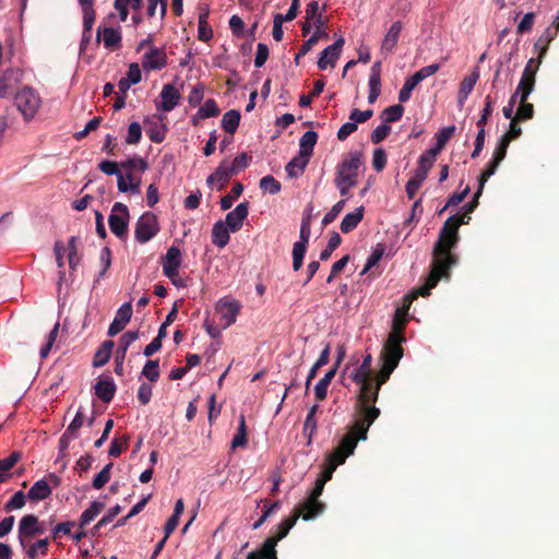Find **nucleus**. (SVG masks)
<instances>
[{
  "label": "nucleus",
  "mask_w": 559,
  "mask_h": 559,
  "mask_svg": "<svg viewBox=\"0 0 559 559\" xmlns=\"http://www.w3.org/2000/svg\"><path fill=\"white\" fill-rule=\"evenodd\" d=\"M395 368L396 367L383 362L380 372L377 374L376 385L373 386V384L371 383V390L369 392V399H366L367 401L377 402L381 385L386 382V380L390 378V374L393 372Z\"/></svg>",
  "instance_id": "obj_27"
},
{
  "label": "nucleus",
  "mask_w": 559,
  "mask_h": 559,
  "mask_svg": "<svg viewBox=\"0 0 559 559\" xmlns=\"http://www.w3.org/2000/svg\"><path fill=\"white\" fill-rule=\"evenodd\" d=\"M336 373V367L329 370L322 379L314 386V394L318 401H323L326 397L329 385Z\"/></svg>",
  "instance_id": "obj_34"
},
{
  "label": "nucleus",
  "mask_w": 559,
  "mask_h": 559,
  "mask_svg": "<svg viewBox=\"0 0 559 559\" xmlns=\"http://www.w3.org/2000/svg\"><path fill=\"white\" fill-rule=\"evenodd\" d=\"M371 355H366L362 364L353 376V380L360 386L359 397L365 401L369 399V392L371 390Z\"/></svg>",
  "instance_id": "obj_12"
},
{
  "label": "nucleus",
  "mask_w": 559,
  "mask_h": 559,
  "mask_svg": "<svg viewBox=\"0 0 559 559\" xmlns=\"http://www.w3.org/2000/svg\"><path fill=\"white\" fill-rule=\"evenodd\" d=\"M50 495L51 488L46 479L37 480L27 492V497L34 501L44 500Z\"/></svg>",
  "instance_id": "obj_29"
},
{
  "label": "nucleus",
  "mask_w": 559,
  "mask_h": 559,
  "mask_svg": "<svg viewBox=\"0 0 559 559\" xmlns=\"http://www.w3.org/2000/svg\"><path fill=\"white\" fill-rule=\"evenodd\" d=\"M330 345L328 344L324 349L321 352V355L320 357L318 358V360L314 362V365L311 367V369L309 370V378L310 379H314L316 376H317V372L318 370L325 366L328 362H329V358H330Z\"/></svg>",
  "instance_id": "obj_54"
},
{
  "label": "nucleus",
  "mask_w": 559,
  "mask_h": 559,
  "mask_svg": "<svg viewBox=\"0 0 559 559\" xmlns=\"http://www.w3.org/2000/svg\"><path fill=\"white\" fill-rule=\"evenodd\" d=\"M128 441H129L128 437L115 439L110 444L108 454L112 457L119 456L121 454V452L127 448Z\"/></svg>",
  "instance_id": "obj_63"
},
{
  "label": "nucleus",
  "mask_w": 559,
  "mask_h": 559,
  "mask_svg": "<svg viewBox=\"0 0 559 559\" xmlns=\"http://www.w3.org/2000/svg\"><path fill=\"white\" fill-rule=\"evenodd\" d=\"M243 191V187L240 183H236L231 191L221 199L222 210H228L233 206L234 202L240 197Z\"/></svg>",
  "instance_id": "obj_45"
},
{
  "label": "nucleus",
  "mask_w": 559,
  "mask_h": 559,
  "mask_svg": "<svg viewBox=\"0 0 559 559\" xmlns=\"http://www.w3.org/2000/svg\"><path fill=\"white\" fill-rule=\"evenodd\" d=\"M180 93L173 84H166L160 92V102L157 108L163 111H171L179 103Z\"/></svg>",
  "instance_id": "obj_21"
},
{
  "label": "nucleus",
  "mask_w": 559,
  "mask_h": 559,
  "mask_svg": "<svg viewBox=\"0 0 559 559\" xmlns=\"http://www.w3.org/2000/svg\"><path fill=\"white\" fill-rule=\"evenodd\" d=\"M68 251H69V253H68L69 265L72 270H74L80 262V258L78 255V250H76V238L75 237H71L69 239Z\"/></svg>",
  "instance_id": "obj_61"
},
{
  "label": "nucleus",
  "mask_w": 559,
  "mask_h": 559,
  "mask_svg": "<svg viewBox=\"0 0 559 559\" xmlns=\"http://www.w3.org/2000/svg\"><path fill=\"white\" fill-rule=\"evenodd\" d=\"M214 308L215 312L219 316L222 328L227 329L236 322L242 306L237 299L225 296L217 300Z\"/></svg>",
  "instance_id": "obj_7"
},
{
  "label": "nucleus",
  "mask_w": 559,
  "mask_h": 559,
  "mask_svg": "<svg viewBox=\"0 0 559 559\" xmlns=\"http://www.w3.org/2000/svg\"><path fill=\"white\" fill-rule=\"evenodd\" d=\"M15 106L25 120L35 117L41 107V97L39 93L31 87L24 86L15 94Z\"/></svg>",
  "instance_id": "obj_5"
},
{
  "label": "nucleus",
  "mask_w": 559,
  "mask_h": 559,
  "mask_svg": "<svg viewBox=\"0 0 559 559\" xmlns=\"http://www.w3.org/2000/svg\"><path fill=\"white\" fill-rule=\"evenodd\" d=\"M440 69L439 63H432L416 71L411 78L415 83L419 84L425 79L433 75Z\"/></svg>",
  "instance_id": "obj_51"
},
{
  "label": "nucleus",
  "mask_w": 559,
  "mask_h": 559,
  "mask_svg": "<svg viewBox=\"0 0 559 559\" xmlns=\"http://www.w3.org/2000/svg\"><path fill=\"white\" fill-rule=\"evenodd\" d=\"M426 178L427 175L415 170L414 175L408 179L406 183V193L409 199H413L416 195Z\"/></svg>",
  "instance_id": "obj_41"
},
{
  "label": "nucleus",
  "mask_w": 559,
  "mask_h": 559,
  "mask_svg": "<svg viewBox=\"0 0 559 559\" xmlns=\"http://www.w3.org/2000/svg\"><path fill=\"white\" fill-rule=\"evenodd\" d=\"M469 219L471 217L467 215H463L461 218L454 215L447 219L433 249L431 272L426 284L418 289L419 295H429L430 290L438 284L440 278L448 276V270L455 263V259L451 254V249L459 240V227L462 224H468Z\"/></svg>",
  "instance_id": "obj_1"
},
{
  "label": "nucleus",
  "mask_w": 559,
  "mask_h": 559,
  "mask_svg": "<svg viewBox=\"0 0 559 559\" xmlns=\"http://www.w3.org/2000/svg\"><path fill=\"white\" fill-rule=\"evenodd\" d=\"M235 174H237L236 167L229 166V162L224 160L219 164L216 170L209 176L207 185L211 187L217 185V189H221Z\"/></svg>",
  "instance_id": "obj_20"
},
{
  "label": "nucleus",
  "mask_w": 559,
  "mask_h": 559,
  "mask_svg": "<svg viewBox=\"0 0 559 559\" xmlns=\"http://www.w3.org/2000/svg\"><path fill=\"white\" fill-rule=\"evenodd\" d=\"M83 12V27H84V34H83V41H88L90 40V35H86V33H90L93 25H94V22H95V19H96V14H95V10L94 8H88L85 9V10H82Z\"/></svg>",
  "instance_id": "obj_48"
},
{
  "label": "nucleus",
  "mask_w": 559,
  "mask_h": 559,
  "mask_svg": "<svg viewBox=\"0 0 559 559\" xmlns=\"http://www.w3.org/2000/svg\"><path fill=\"white\" fill-rule=\"evenodd\" d=\"M355 451V442L352 437H342L338 445L329 455V464L319 479L325 484L332 478V475L338 465H342L346 459Z\"/></svg>",
  "instance_id": "obj_6"
},
{
  "label": "nucleus",
  "mask_w": 559,
  "mask_h": 559,
  "mask_svg": "<svg viewBox=\"0 0 559 559\" xmlns=\"http://www.w3.org/2000/svg\"><path fill=\"white\" fill-rule=\"evenodd\" d=\"M376 402L373 401H365L359 397L360 412L359 415L350 428V430L344 435L343 437H352L355 442V448L357 447V442L359 440L367 439V432L369 427L373 424V421L379 417L380 409L372 406Z\"/></svg>",
  "instance_id": "obj_4"
},
{
  "label": "nucleus",
  "mask_w": 559,
  "mask_h": 559,
  "mask_svg": "<svg viewBox=\"0 0 559 559\" xmlns=\"http://www.w3.org/2000/svg\"><path fill=\"white\" fill-rule=\"evenodd\" d=\"M309 163V158L304 155L294 157L286 166V171L289 177H298L302 174L306 166Z\"/></svg>",
  "instance_id": "obj_37"
},
{
  "label": "nucleus",
  "mask_w": 559,
  "mask_h": 559,
  "mask_svg": "<svg viewBox=\"0 0 559 559\" xmlns=\"http://www.w3.org/2000/svg\"><path fill=\"white\" fill-rule=\"evenodd\" d=\"M48 546H49V538L46 537L43 539H38L34 543H32V540L27 542V543H25V546H21V548L29 559H36L40 556L47 555Z\"/></svg>",
  "instance_id": "obj_25"
},
{
  "label": "nucleus",
  "mask_w": 559,
  "mask_h": 559,
  "mask_svg": "<svg viewBox=\"0 0 559 559\" xmlns=\"http://www.w3.org/2000/svg\"><path fill=\"white\" fill-rule=\"evenodd\" d=\"M362 153L353 151L347 153L336 167L334 183L341 195L346 197L349 190L358 182V173L362 167Z\"/></svg>",
  "instance_id": "obj_2"
},
{
  "label": "nucleus",
  "mask_w": 559,
  "mask_h": 559,
  "mask_svg": "<svg viewBox=\"0 0 559 559\" xmlns=\"http://www.w3.org/2000/svg\"><path fill=\"white\" fill-rule=\"evenodd\" d=\"M25 498L23 491H17L13 495V497L5 503L4 510L7 512H11L13 510H20L25 506Z\"/></svg>",
  "instance_id": "obj_57"
},
{
  "label": "nucleus",
  "mask_w": 559,
  "mask_h": 559,
  "mask_svg": "<svg viewBox=\"0 0 559 559\" xmlns=\"http://www.w3.org/2000/svg\"><path fill=\"white\" fill-rule=\"evenodd\" d=\"M142 374L152 382L157 381L159 378L158 360H148L142 369Z\"/></svg>",
  "instance_id": "obj_52"
},
{
  "label": "nucleus",
  "mask_w": 559,
  "mask_h": 559,
  "mask_svg": "<svg viewBox=\"0 0 559 559\" xmlns=\"http://www.w3.org/2000/svg\"><path fill=\"white\" fill-rule=\"evenodd\" d=\"M318 134L314 131H307L299 141V154L310 158L317 143Z\"/></svg>",
  "instance_id": "obj_32"
},
{
  "label": "nucleus",
  "mask_w": 559,
  "mask_h": 559,
  "mask_svg": "<svg viewBox=\"0 0 559 559\" xmlns=\"http://www.w3.org/2000/svg\"><path fill=\"white\" fill-rule=\"evenodd\" d=\"M260 188L264 192L276 194L281 191V183L273 176H264L260 180Z\"/></svg>",
  "instance_id": "obj_53"
},
{
  "label": "nucleus",
  "mask_w": 559,
  "mask_h": 559,
  "mask_svg": "<svg viewBox=\"0 0 559 559\" xmlns=\"http://www.w3.org/2000/svg\"><path fill=\"white\" fill-rule=\"evenodd\" d=\"M395 331L390 332L388 341L381 354L383 362L389 364L393 367H397L403 356L402 343L405 341L403 335L400 334L397 330L399 323H395Z\"/></svg>",
  "instance_id": "obj_9"
},
{
  "label": "nucleus",
  "mask_w": 559,
  "mask_h": 559,
  "mask_svg": "<svg viewBox=\"0 0 559 559\" xmlns=\"http://www.w3.org/2000/svg\"><path fill=\"white\" fill-rule=\"evenodd\" d=\"M278 543V538L269 537L262 546V549L259 551L262 554V558L266 559H277L276 545Z\"/></svg>",
  "instance_id": "obj_50"
},
{
  "label": "nucleus",
  "mask_w": 559,
  "mask_h": 559,
  "mask_svg": "<svg viewBox=\"0 0 559 559\" xmlns=\"http://www.w3.org/2000/svg\"><path fill=\"white\" fill-rule=\"evenodd\" d=\"M340 243H341L340 235L336 233L333 234L329 239L326 248L321 251L320 259L328 260L331 257L332 252L340 246Z\"/></svg>",
  "instance_id": "obj_62"
},
{
  "label": "nucleus",
  "mask_w": 559,
  "mask_h": 559,
  "mask_svg": "<svg viewBox=\"0 0 559 559\" xmlns=\"http://www.w3.org/2000/svg\"><path fill=\"white\" fill-rule=\"evenodd\" d=\"M240 122V114L237 110L227 111L222 119V127L228 133H234Z\"/></svg>",
  "instance_id": "obj_39"
},
{
  "label": "nucleus",
  "mask_w": 559,
  "mask_h": 559,
  "mask_svg": "<svg viewBox=\"0 0 559 559\" xmlns=\"http://www.w3.org/2000/svg\"><path fill=\"white\" fill-rule=\"evenodd\" d=\"M20 460V454L17 452H13L10 456L0 460V477L5 479V474L17 463Z\"/></svg>",
  "instance_id": "obj_60"
},
{
  "label": "nucleus",
  "mask_w": 559,
  "mask_h": 559,
  "mask_svg": "<svg viewBox=\"0 0 559 559\" xmlns=\"http://www.w3.org/2000/svg\"><path fill=\"white\" fill-rule=\"evenodd\" d=\"M246 444H247L246 421H245V417L240 416L238 431L231 440V448L236 449V448H240V447H246Z\"/></svg>",
  "instance_id": "obj_47"
},
{
  "label": "nucleus",
  "mask_w": 559,
  "mask_h": 559,
  "mask_svg": "<svg viewBox=\"0 0 559 559\" xmlns=\"http://www.w3.org/2000/svg\"><path fill=\"white\" fill-rule=\"evenodd\" d=\"M126 174L123 175L120 173L118 178V190L120 192H131L134 194L140 193V186H141V176L140 174L136 175L132 171L124 170Z\"/></svg>",
  "instance_id": "obj_23"
},
{
  "label": "nucleus",
  "mask_w": 559,
  "mask_h": 559,
  "mask_svg": "<svg viewBox=\"0 0 559 559\" xmlns=\"http://www.w3.org/2000/svg\"><path fill=\"white\" fill-rule=\"evenodd\" d=\"M132 317L131 302L123 304L116 313L114 321L110 323L108 329V335L115 336L120 333L126 325L129 323Z\"/></svg>",
  "instance_id": "obj_19"
},
{
  "label": "nucleus",
  "mask_w": 559,
  "mask_h": 559,
  "mask_svg": "<svg viewBox=\"0 0 559 559\" xmlns=\"http://www.w3.org/2000/svg\"><path fill=\"white\" fill-rule=\"evenodd\" d=\"M121 168L141 175L147 169V163L141 157H135L121 163Z\"/></svg>",
  "instance_id": "obj_44"
},
{
  "label": "nucleus",
  "mask_w": 559,
  "mask_h": 559,
  "mask_svg": "<svg viewBox=\"0 0 559 559\" xmlns=\"http://www.w3.org/2000/svg\"><path fill=\"white\" fill-rule=\"evenodd\" d=\"M384 254V248L383 246L381 245H378L372 253L369 255V258L367 259V262L362 269V272L361 274H365L367 273L369 270H371L376 264H378V262L381 260V258L383 257Z\"/></svg>",
  "instance_id": "obj_56"
},
{
  "label": "nucleus",
  "mask_w": 559,
  "mask_h": 559,
  "mask_svg": "<svg viewBox=\"0 0 559 559\" xmlns=\"http://www.w3.org/2000/svg\"><path fill=\"white\" fill-rule=\"evenodd\" d=\"M535 85V76L522 73L520 83L516 87L518 93H521V100L524 102L527 99Z\"/></svg>",
  "instance_id": "obj_40"
},
{
  "label": "nucleus",
  "mask_w": 559,
  "mask_h": 559,
  "mask_svg": "<svg viewBox=\"0 0 559 559\" xmlns=\"http://www.w3.org/2000/svg\"><path fill=\"white\" fill-rule=\"evenodd\" d=\"M121 511L120 506H115L108 510V512L97 522V524L93 527V534H96L98 530L110 523Z\"/></svg>",
  "instance_id": "obj_59"
},
{
  "label": "nucleus",
  "mask_w": 559,
  "mask_h": 559,
  "mask_svg": "<svg viewBox=\"0 0 559 559\" xmlns=\"http://www.w3.org/2000/svg\"><path fill=\"white\" fill-rule=\"evenodd\" d=\"M138 337H139V333L136 331H128L120 337L119 346L116 350V356H115L116 373L122 374L123 361L126 358L127 350H128L129 346L138 340Z\"/></svg>",
  "instance_id": "obj_16"
},
{
  "label": "nucleus",
  "mask_w": 559,
  "mask_h": 559,
  "mask_svg": "<svg viewBox=\"0 0 559 559\" xmlns=\"http://www.w3.org/2000/svg\"><path fill=\"white\" fill-rule=\"evenodd\" d=\"M364 217V207H357L355 211L346 214L341 223V230L345 234L357 227Z\"/></svg>",
  "instance_id": "obj_30"
},
{
  "label": "nucleus",
  "mask_w": 559,
  "mask_h": 559,
  "mask_svg": "<svg viewBox=\"0 0 559 559\" xmlns=\"http://www.w3.org/2000/svg\"><path fill=\"white\" fill-rule=\"evenodd\" d=\"M129 222V210L122 203H115L109 215V227L112 234L119 238L127 236Z\"/></svg>",
  "instance_id": "obj_11"
},
{
  "label": "nucleus",
  "mask_w": 559,
  "mask_h": 559,
  "mask_svg": "<svg viewBox=\"0 0 559 559\" xmlns=\"http://www.w3.org/2000/svg\"><path fill=\"white\" fill-rule=\"evenodd\" d=\"M248 216V203L243 202L238 204L233 211H230L225 221H223L231 233L238 231L243 224V221Z\"/></svg>",
  "instance_id": "obj_22"
},
{
  "label": "nucleus",
  "mask_w": 559,
  "mask_h": 559,
  "mask_svg": "<svg viewBox=\"0 0 559 559\" xmlns=\"http://www.w3.org/2000/svg\"><path fill=\"white\" fill-rule=\"evenodd\" d=\"M22 71L16 68H9L0 75V98L11 95L14 87L22 80Z\"/></svg>",
  "instance_id": "obj_15"
},
{
  "label": "nucleus",
  "mask_w": 559,
  "mask_h": 559,
  "mask_svg": "<svg viewBox=\"0 0 559 559\" xmlns=\"http://www.w3.org/2000/svg\"><path fill=\"white\" fill-rule=\"evenodd\" d=\"M345 39L341 36L336 39L333 45L328 46L322 52L318 60V67L321 70H325L329 67H334L338 57L341 56Z\"/></svg>",
  "instance_id": "obj_14"
},
{
  "label": "nucleus",
  "mask_w": 559,
  "mask_h": 559,
  "mask_svg": "<svg viewBox=\"0 0 559 559\" xmlns=\"http://www.w3.org/2000/svg\"><path fill=\"white\" fill-rule=\"evenodd\" d=\"M116 385L112 380H99L95 385V394L103 402H110L115 395Z\"/></svg>",
  "instance_id": "obj_31"
},
{
  "label": "nucleus",
  "mask_w": 559,
  "mask_h": 559,
  "mask_svg": "<svg viewBox=\"0 0 559 559\" xmlns=\"http://www.w3.org/2000/svg\"><path fill=\"white\" fill-rule=\"evenodd\" d=\"M104 509V502L93 501L91 506L81 514L80 527H84L90 524Z\"/></svg>",
  "instance_id": "obj_36"
},
{
  "label": "nucleus",
  "mask_w": 559,
  "mask_h": 559,
  "mask_svg": "<svg viewBox=\"0 0 559 559\" xmlns=\"http://www.w3.org/2000/svg\"><path fill=\"white\" fill-rule=\"evenodd\" d=\"M402 32V23L401 22H394L389 31L386 32L382 44H381V51L384 53H391L394 49V47L397 44L400 34Z\"/></svg>",
  "instance_id": "obj_26"
},
{
  "label": "nucleus",
  "mask_w": 559,
  "mask_h": 559,
  "mask_svg": "<svg viewBox=\"0 0 559 559\" xmlns=\"http://www.w3.org/2000/svg\"><path fill=\"white\" fill-rule=\"evenodd\" d=\"M167 63V56L164 49L151 47L148 51L143 55L142 66L144 70H160Z\"/></svg>",
  "instance_id": "obj_18"
},
{
  "label": "nucleus",
  "mask_w": 559,
  "mask_h": 559,
  "mask_svg": "<svg viewBox=\"0 0 559 559\" xmlns=\"http://www.w3.org/2000/svg\"><path fill=\"white\" fill-rule=\"evenodd\" d=\"M479 74L478 72H473L469 75L465 76L460 85L459 92V102L463 104L468 95L472 93L476 82L478 81Z\"/></svg>",
  "instance_id": "obj_35"
},
{
  "label": "nucleus",
  "mask_w": 559,
  "mask_h": 559,
  "mask_svg": "<svg viewBox=\"0 0 559 559\" xmlns=\"http://www.w3.org/2000/svg\"><path fill=\"white\" fill-rule=\"evenodd\" d=\"M323 510L324 504L322 502L308 497V499L300 507L295 509L294 512H301L300 518L305 521H309L321 514Z\"/></svg>",
  "instance_id": "obj_24"
},
{
  "label": "nucleus",
  "mask_w": 559,
  "mask_h": 559,
  "mask_svg": "<svg viewBox=\"0 0 559 559\" xmlns=\"http://www.w3.org/2000/svg\"><path fill=\"white\" fill-rule=\"evenodd\" d=\"M219 109L213 99H207L198 110V117L202 119L216 117Z\"/></svg>",
  "instance_id": "obj_49"
},
{
  "label": "nucleus",
  "mask_w": 559,
  "mask_h": 559,
  "mask_svg": "<svg viewBox=\"0 0 559 559\" xmlns=\"http://www.w3.org/2000/svg\"><path fill=\"white\" fill-rule=\"evenodd\" d=\"M159 231L157 216L152 212L143 213L135 223L134 237L140 243H145L154 238Z\"/></svg>",
  "instance_id": "obj_8"
},
{
  "label": "nucleus",
  "mask_w": 559,
  "mask_h": 559,
  "mask_svg": "<svg viewBox=\"0 0 559 559\" xmlns=\"http://www.w3.org/2000/svg\"><path fill=\"white\" fill-rule=\"evenodd\" d=\"M314 27L313 34L307 39L299 53L297 55V59L306 55L320 39L328 38V32L325 29V19L320 12V5L318 1H311L307 4L306 8V22L302 25V34L307 35L309 31Z\"/></svg>",
  "instance_id": "obj_3"
},
{
  "label": "nucleus",
  "mask_w": 559,
  "mask_h": 559,
  "mask_svg": "<svg viewBox=\"0 0 559 559\" xmlns=\"http://www.w3.org/2000/svg\"><path fill=\"white\" fill-rule=\"evenodd\" d=\"M44 533V527L38 518L34 514L24 515L17 526V539L20 546H25V543L31 542L35 536Z\"/></svg>",
  "instance_id": "obj_10"
},
{
  "label": "nucleus",
  "mask_w": 559,
  "mask_h": 559,
  "mask_svg": "<svg viewBox=\"0 0 559 559\" xmlns=\"http://www.w3.org/2000/svg\"><path fill=\"white\" fill-rule=\"evenodd\" d=\"M181 263L182 255L180 249L175 246L170 247L162 261L164 275L166 277H173L176 275V273L179 272Z\"/></svg>",
  "instance_id": "obj_17"
},
{
  "label": "nucleus",
  "mask_w": 559,
  "mask_h": 559,
  "mask_svg": "<svg viewBox=\"0 0 559 559\" xmlns=\"http://www.w3.org/2000/svg\"><path fill=\"white\" fill-rule=\"evenodd\" d=\"M301 512H294L289 518L283 520L277 526V533L274 536L278 542L287 536L289 531L295 526L297 520L300 518Z\"/></svg>",
  "instance_id": "obj_38"
},
{
  "label": "nucleus",
  "mask_w": 559,
  "mask_h": 559,
  "mask_svg": "<svg viewBox=\"0 0 559 559\" xmlns=\"http://www.w3.org/2000/svg\"><path fill=\"white\" fill-rule=\"evenodd\" d=\"M142 138V128L139 122L129 124L126 142L128 144H138Z\"/></svg>",
  "instance_id": "obj_58"
},
{
  "label": "nucleus",
  "mask_w": 559,
  "mask_h": 559,
  "mask_svg": "<svg viewBox=\"0 0 559 559\" xmlns=\"http://www.w3.org/2000/svg\"><path fill=\"white\" fill-rule=\"evenodd\" d=\"M436 159L431 157L426 152L423 153L418 159V166L416 168L417 171L423 173L428 176L430 168L433 166Z\"/></svg>",
  "instance_id": "obj_64"
},
{
  "label": "nucleus",
  "mask_w": 559,
  "mask_h": 559,
  "mask_svg": "<svg viewBox=\"0 0 559 559\" xmlns=\"http://www.w3.org/2000/svg\"><path fill=\"white\" fill-rule=\"evenodd\" d=\"M153 120L152 126L147 128L146 132L152 142L160 143L165 139L166 129L158 118Z\"/></svg>",
  "instance_id": "obj_42"
},
{
  "label": "nucleus",
  "mask_w": 559,
  "mask_h": 559,
  "mask_svg": "<svg viewBox=\"0 0 559 559\" xmlns=\"http://www.w3.org/2000/svg\"><path fill=\"white\" fill-rule=\"evenodd\" d=\"M229 231L230 229L223 221L216 222L212 229L213 243L218 248H224L229 241Z\"/></svg>",
  "instance_id": "obj_28"
},
{
  "label": "nucleus",
  "mask_w": 559,
  "mask_h": 559,
  "mask_svg": "<svg viewBox=\"0 0 559 559\" xmlns=\"http://www.w3.org/2000/svg\"><path fill=\"white\" fill-rule=\"evenodd\" d=\"M114 345L115 344L112 341H105L100 345V347L97 349V352L94 355V359H93L94 367H102L108 362V360L111 356Z\"/></svg>",
  "instance_id": "obj_33"
},
{
  "label": "nucleus",
  "mask_w": 559,
  "mask_h": 559,
  "mask_svg": "<svg viewBox=\"0 0 559 559\" xmlns=\"http://www.w3.org/2000/svg\"><path fill=\"white\" fill-rule=\"evenodd\" d=\"M112 463H108L93 479V487L95 489H102L110 479V469Z\"/></svg>",
  "instance_id": "obj_55"
},
{
  "label": "nucleus",
  "mask_w": 559,
  "mask_h": 559,
  "mask_svg": "<svg viewBox=\"0 0 559 559\" xmlns=\"http://www.w3.org/2000/svg\"><path fill=\"white\" fill-rule=\"evenodd\" d=\"M307 251V245L304 242H295L293 248V269L294 271H299L302 266L304 257Z\"/></svg>",
  "instance_id": "obj_46"
},
{
  "label": "nucleus",
  "mask_w": 559,
  "mask_h": 559,
  "mask_svg": "<svg viewBox=\"0 0 559 559\" xmlns=\"http://www.w3.org/2000/svg\"><path fill=\"white\" fill-rule=\"evenodd\" d=\"M97 41H102L108 50L115 51L121 47V27L102 26L99 25L96 33Z\"/></svg>",
  "instance_id": "obj_13"
},
{
  "label": "nucleus",
  "mask_w": 559,
  "mask_h": 559,
  "mask_svg": "<svg viewBox=\"0 0 559 559\" xmlns=\"http://www.w3.org/2000/svg\"><path fill=\"white\" fill-rule=\"evenodd\" d=\"M404 112V108L401 105H393L388 108H385L382 114L381 118L385 123L389 122H395L399 121Z\"/></svg>",
  "instance_id": "obj_43"
}]
</instances>
